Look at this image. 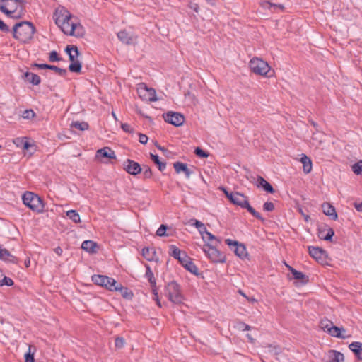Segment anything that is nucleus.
<instances>
[{
	"instance_id": "nucleus-1",
	"label": "nucleus",
	"mask_w": 362,
	"mask_h": 362,
	"mask_svg": "<svg viewBox=\"0 0 362 362\" xmlns=\"http://www.w3.org/2000/svg\"><path fill=\"white\" fill-rule=\"evenodd\" d=\"M36 31L34 25L30 21H21L14 25L13 37L23 43L29 42Z\"/></svg>"
},
{
	"instance_id": "nucleus-2",
	"label": "nucleus",
	"mask_w": 362,
	"mask_h": 362,
	"mask_svg": "<svg viewBox=\"0 0 362 362\" xmlns=\"http://www.w3.org/2000/svg\"><path fill=\"white\" fill-rule=\"evenodd\" d=\"M55 23L61 28L62 32L69 35H74L76 28V22H74V16L67 10H61L59 13L56 11L54 13Z\"/></svg>"
},
{
	"instance_id": "nucleus-3",
	"label": "nucleus",
	"mask_w": 362,
	"mask_h": 362,
	"mask_svg": "<svg viewBox=\"0 0 362 362\" xmlns=\"http://www.w3.org/2000/svg\"><path fill=\"white\" fill-rule=\"evenodd\" d=\"M228 200L234 205L240 206L242 209H246L256 218L264 221L261 214L250 206L247 197L243 194L239 192H228Z\"/></svg>"
},
{
	"instance_id": "nucleus-4",
	"label": "nucleus",
	"mask_w": 362,
	"mask_h": 362,
	"mask_svg": "<svg viewBox=\"0 0 362 362\" xmlns=\"http://www.w3.org/2000/svg\"><path fill=\"white\" fill-rule=\"evenodd\" d=\"M22 200L23 203L33 211L37 214L44 211L45 204L43 199L37 194L26 191L23 194Z\"/></svg>"
},
{
	"instance_id": "nucleus-5",
	"label": "nucleus",
	"mask_w": 362,
	"mask_h": 362,
	"mask_svg": "<svg viewBox=\"0 0 362 362\" xmlns=\"http://www.w3.org/2000/svg\"><path fill=\"white\" fill-rule=\"evenodd\" d=\"M249 67L254 74L262 76H269L267 74L271 69L267 62L258 57H253L250 60Z\"/></svg>"
},
{
	"instance_id": "nucleus-6",
	"label": "nucleus",
	"mask_w": 362,
	"mask_h": 362,
	"mask_svg": "<svg viewBox=\"0 0 362 362\" xmlns=\"http://www.w3.org/2000/svg\"><path fill=\"white\" fill-rule=\"evenodd\" d=\"M165 291L168 299L173 303L180 304L182 303L183 296L181 293L180 285L175 281H173L165 286Z\"/></svg>"
},
{
	"instance_id": "nucleus-7",
	"label": "nucleus",
	"mask_w": 362,
	"mask_h": 362,
	"mask_svg": "<svg viewBox=\"0 0 362 362\" xmlns=\"http://www.w3.org/2000/svg\"><path fill=\"white\" fill-rule=\"evenodd\" d=\"M203 250L209 258L214 262L222 263L226 261V255L218 250L215 245H211L209 243H206L204 245Z\"/></svg>"
},
{
	"instance_id": "nucleus-8",
	"label": "nucleus",
	"mask_w": 362,
	"mask_h": 362,
	"mask_svg": "<svg viewBox=\"0 0 362 362\" xmlns=\"http://www.w3.org/2000/svg\"><path fill=\"white\" fill-rule=\"evenodd\" d=\"M228 246L237 257L242 259L246 258L248 255L246 247L243 243L228 239Z\"/></svg>"
},
{
	"instance_id": "nucleus-9",
	"label": "nucleus",
	"mask_w": 362,
	"mask_h": 362,
	"mask_svg": "<svg viewBox=\"0 0 362 362\" xmlns=\"http://www.w3.org/2000/svg\"><path fill=\"white\" fill-rule=\"evenodd\" d=\"M163 117L165 122L173 124L175 127H180L185 122L184 115L177 112L169 111L163 114Z\"/></svg>"
},
{
	"instance_id": "nucleus-10",
	"label": "nucleus",
	"mask_w": 362,
	"mask_h": 362,
	"mask_svg": "<svg viewBox=\"0 0 362 362\" xmlns=\"http://www.w3.org/2000/svg\"><path fill=\"white\" fill-rule=\"evenodd\" d=\"M310 255L320 264H325L327 262L328 255L325 250L319 247L308 246Z\"/></svg>"
},
{
	"instance_id": "nucleus-11",
	"label": "nucleus",
	"mask_w": 362,
	"mask_h": 362,
	"mask_svg": "<svg viewBox=\"0 0 362 362\" xmlns=\"http://www.w3.org/2000/svg\"><path fill=\"white\" fill-rule=\"evenodd\" d=\"M123 169L132 175H137L142 172V167L141 165L131 159H127L122 164Z\"/></svg>"
},
{
	"instance_id": "nucleus-12",
	"label": "nucleus",
	"mask_w": 362,
	"mask_h": 362,
	"mask_svg": "<svg viewBox=\"0 0 362 362\" xmlns=\"http://www.w3.org/2000/svg\"><path fill=\"white\" fill-rule=\"evenodd\" d=\"M344 354L336 350H329L326 354V359L324 362H344Z\"/></svg>"
},
{
	"instance_id": "nucleus-13",
	"label": "nucleus",
	"mask_w": 362,
	"mask_h": 362,
	"mask_svg": "<svg viewBox=\"0 0 362 362\" xmlns=\"http://www.w3.org/2000/svg\"><path fill=\"white\" fill-rule=\"evenodd\" d=\"M6 1H1L0 0V11L6 15L8 17L14 18L13 13L17 11L18 6L16 4L11 2V4H8L7 6L11 8V10L8 9L6 5Z\"/></svg>"
},
{
	"instance_id": "nucleus-14",
	"label": "nucleus",
	"mask_w": 362,
	"mask_h": 362,
	"mask_svg": "<svg viewBox=\"0 0 362 362\" xmlns=\"http://www.w3.org/2000/svg\"><path fill=\"white\" fill-rule=\"evenodd\" d=\"M173 167L176 173H184L187 178H189L193 173V171L187 167V165L182 162L174 163Z\"/></svg>"
},
{
	"instance_id": "nucleus-15",
	"label": "nucleus",
	"mask_w": 362,
	"mask_h": 362,
	"mask_svg": "<svg viewBox=\"0 0 362 362\" xmlns=\"http://www.w3.org/2000/svg\"><path fill=\"white\" fill-rule=\"evenodd\" d=\"M96 157H101L109 159L116 158L115 151L107 146L98 149L96 151Z\"/></svg>"
},
{
	"instance_id": "nucleus-16",
	"label": "nucleus",
	"mask_w": 362,
	"mask_h": 362,
	"mask_svg": "<svg viewBox=\"0 0 362 362\" xmlns=\"http://www.w3.org/2000/svg\"><path fill=\"white\" fill-rule=\"evenodd\" d=\"M342 332H346V329L343 327H338L337 326L333 325L332 327H329L327 333L332 337L340 339H346L349 337V335L342 334Z\"/></svg>"
},
{
	"instance_id": "nucleus-17",
	"label": "nucleus",
	"mask_w": 362,
	"mask_h": 362,
	"mask_svg": "<svg viewBox=\"0 0 362 362\" xmlns=\"http://www.w3.org/2000/svg\"><path fill=\"white\" fill-rule=\"evenodd\" d=\"M65 52L69 55V59L71 62L77 60L76 59L81 54L76 45H67L65 48Z\"/></svg>"
},
{
	"instance_id": "nucleus-18",
	"label": "nucleus",
	"mask_w": 362,
	"mask_h": 362,
	"mask_svg": "<svg viewBox=\"0 0 362 362\" xmlns=\"http://www.w3.org/2000/svg\"><path fill=\"white\" fill-rule=\"evenodd\" d=\"M334 232L331 228H320L318 229V237L321 240H331Z\"/></svg>"
},
{
	"instance_id": "nucleus-19",
	"label": "nucleus",
	"mask_w": 362,
	"mask_h": 362,
	"mask_svg": "<svg viewBox=\"0 0 362 362\" xmlns=\"http://www.w3.org/2000/svg\"><path fill=\"white\" fill-rule=\"evenodd\" d=\"M286 267L293 274L294 279L298 280L303 284H306L308 282V276L304 274L303 272L297 271L289 265H286Z\"/></svg>"
},
{
	"instance_id": "nucleus-20",
	"label": "nucleus",
	"mask_w": 362,
	"mask_h": 362,
	"mask_svg": "<svg viewBox=\"0 0 362 362\" xmlns=\"http://www.w3.org/2000/svg\"><path fill=\"white\" fill-rule=\"evenodd\" d=\"M23 78L34 86H38L41 82V78L37 74L29 71L24 73Z\"/></svg>"
},
{
	"instance_id": "nucleus-21",
	"label": "nucleus",
	"mask_w": 362,
	"mask_h": 362,
	"mask_svg": "<svg viewBox=\"0 0 362 362\" xmlns=\"http://www.w3.org/2000/svg\"><path fill=\"white\" fill-rule=\"evenodd\" d=\"M323 213L333 220H337L338 218L335 208L329 203H325L322 205Z\"/></svg>"
},
{
	"instance_id": "nucleus-22",
	"label": "nucleus",
	"mask_w": 362,
	"mask_h": 362,
	"mask_svg": "<svg viewBox=\"0 0 362 362\" xmlns=\"http://www.w3.org/2000/svg\"><path fill=\"white\" fill-rule=\"evenodd\" d=\"M0 259L7 261L8 262H11L13 264H17L18 262V258L12 255L11 252L5 248H3V250H0Z\"/></svg>"
},
{
	"instance_id": "nucleus-23",
	"label": "nucleus",
	"mask_w": 362,
	"mask_h": 362,
	"mask_svg": "<svg viewBox=\"0 0 362 362\" xmlns=\"http://www.w3.org/2000/svg\"><path fill=\"white\" fill-rule=\"evenodd\" d=\"M257 186L262 187L268 193L273 194L274 192L273 187L261 176H258L257 179Z\"/></svg>"
},
{
	"instance_id": "nucleus-24",
	"label": "nucleus",
	"mask_w": 362,
	"mask_h": 362,
	"mask_svg": "<svg viewBox=\"0 0 362 362\" xmlns=\"http://www.w3.org/2000/svg\"><path fill=\"white\" fill-rule=\"evenodd\" d=\"M141 255L147 261L151 262L156 260V252L153 247H144Z\"/></svg>"
},
{
	"instance_id": "nucleus-25",
	"label": "nucleus",
	"mask_w": 362,
	"mask_h": 362,
	"mask_svg": "<svg viewBox=\"0 0 362 362\" xmlns=\"http://www.w3.org/2000/svg\"><path fill=\"white\" fill-rule=\"evenodd\" d=\"M91 279L95 284L104 288L105 287V286H107L106 282H108V281H110L108 276L100 274L93 275Z\"/></svg>"
},
{
	"instance_id": "nucleus-26",
	"label": "nucleus",
	"mask_w": 362,
	"mask_h": 362,
	"mask_svg": "<svg viewBox=\"0 0 362 362\" xmlns=\"http://www.w3.org/2000/svg\"><path fill=\"white\" fill-rule=\"evenodd\" d=\"M97 247H98V244L90 240L83 241L81 245V248L89 253H95Z\"/></svg>"
},
{
	"instance_id": "nucleus-27",
	"label": "nucleus",
	"mask_w": 362,
	"mask_h": 362,
	"mask_svg": "<svg viewBox=\"0 0 362 362\" xmlns=\"http://www.w3.org/2000/svg\"><path fill=\"white\" fill-rule=\"evenodd\" d=\"M349 347L355 354L356 357L362 361V343L354 341L350 344Z\"/></svg>"
},
{
	"instance_id": "nucleus-28",
	"label": "nucleus",
	"mask_w": 362,
	"mask_h": 362,
	"mask_svg": "<svg viewBox=\"0 0 362 362\" xmlns=\"http://www.w3.org/2000/svg\"><path fill=\"white\" fill-rule=\"evenodd\" d=\"M115 291H119L122 296L125 299L130 300L134 296L133 292L127 287H124L120 283L117 285Z\"/></svg>"
},
{
	"instance_id": "nucleus-29",
	"label": "nucleus",
	"mask_w": 362,
	"mask_h": 362,
	"mask_svg": "<svg viewBox=\"0 0 362 362\" xmlns=\"http://www.w3.org/2000/svg\"><path fill=\"white\" fill-rule=\"evenodd\" d=\"M170 255L178 261L182 256L185 257L186 252L181 250L174 245H170Z\"/></svg>"
},
{
	"instance_id": "nucleus-30",
	"label": "nucleus",
	"mask_w": 362,
	"mask_h": 362,
	"mask_svg": "<svg viewBox=\"0 0 362 362\" xmlns=\"http://www.w3.org/2000/svg\"><path fill=\"white\" fill-rule=\"evenodd\" d=\"M140 86H141L140 90H139L140 93L142 92V90H144L148 94V100L149 101H156L157 100L156 93L153 88H148L144 83H141Z\"/></svg>"
},
{
	"instance_id": "nucleus-31",
	"label": "nucleus",
	"mask_w": 362,
	"mask_h": 362,
	"mask_svg": "<svg viewBox=\"0 0 362 362\" xmlns=\"http://www.w3.org/2000/svg\"><path fill=\"white\" fill-rule=\"evenodd\" d=\"M300 162L303 164V172L306 174L310 173L312 170V161L310 158L306 155L303 154L300 158Z\"/></svg>"
},
{
	"instance_id": "nucleus-32",
	"label": "nucleus",
	"mask_w": 362,
	"mask_h": 362,
	"mask_svg": "<svg viewBox=\"0 0 362 362\" xmlns=\"http://www.w3.org/2000/svg\"><path fill=\"white\" fill-rule=\"evenodd\" d=\"M117 37L120 41L127 45H130L133 42V38L125 30H121L117 33Z\"/></svg>"
},
{
	"instance_id": "nucleus-33",
	"label": "nucleus",
	"mask_w": 362,
	"mask_h": 362,
	"mask_svg": "<svg viewBox=\"0 0 362 362\" xmlns=\"http://www.w3.org/2000/svg\"><path fill=\"white\" fill-rule=\"evenodd\" d=\"M151 160L158 166L160 171H163L166 168V163L160 160L159 156L157 154L150 153Z\"/></svg>"
},
{
	"instance_id": "nucleus-34",
	"label": "nucleus",
	"mask_w": 362,
	"mask_h": 362,
	"mask_svg": "<svg viewBox=\"0 0 362 362\" xmlns=\"http://www.w3.org/2000/svg\"><path fill=\"white\" fill-rule=\"evenodd\" d=\"M146 277L148 279V280L151 284V289L156 288L157 286H156V279L154 277L153 273L151 271L150 266L146 264Z\"/></svg>"
},
{
	"instance_id": "nucleus-35",
	"label": "nucleus",
	"mask_w": 362,
	"mask_h": 362,
	"mask_svg": "<svg viewBox=\"0 0 362 362\" xmlns=\"http://www.w3.org/2000/svg\"><path fill=\"white\" fill-rule=\"evenodd\" d=\"M66 216L75 223H78L81 221L80 215L76 210L71 209L66 211Z\"/></svg>"
},
{
	"instance_id": "nucleus-36",
	"label": "nucleus",
	"mask_w": 362,
	"mask_h": 362,
	"mask_svg": "<svg viewBox=\"0 0 362 362\" xmlns=\"http://www.w3.org/2000/svg\"><path fill=\"white\" fill-rule=\"evenodd\" d=\"M187 263L188 264H186V267H185V269H187L192 274L196 275L197 276L201 275V274L199 272L197 267L194 264V262H192V259H190V261H188Z\"/></svg>"
},
{
	"instance_id": "nucleus-37",
	"label": "nucleus",
	"mask_w": 362,
	"mask_h": 362,
	"mask_svg": "<svg viewBox=\"0 0 362 362\" xmlns=\"http://www.w3.org/2000/svg\"><path fill=\"white\" fill-rule=\"evenodd\" d=\"M82 64L78 60L71 62L69 66V70L73 73H81Z\"/></svg>"
},
{
	"instance_id": "nucleus-38",
	"label": "nucleus",
	"mask_w": 362,
	"mask_h": 362,
	"mask_svg": "<svg viewBox=\"0 0 362 362\" xmlns=\"http://www.w3.org/2000/svg\"><path fill=\"white\" fill-rule=\"evenodd\" d=\"M71 127L84 131L88 129L89 125L86 122L74 121L71 124Z\"/></svg>"
},
{
	"instance_id": "nucleus-39",
	"label": "nucleus",
	"mask_w": 362,
	"mask_h": 362,
	"mask_svg": "<svg viewBox=\"0 0 362 362\" xmlns=\"http://www.w3.org/2000/svg\"><path fill=\"white\" fill-rule=\"evenodd\" d=\"M233 328L240 331H246L251 329V327L250 325L240 321L234 322Z\"/></svg>"
},
{
	"instance_id": "nucleus-40",
	"label": "nucleus",
	"mask_w": 362,
	"mask_h": 362,
	"mask_svg": "<svg viewBox=\"0 0 362 362\" xmlns=\"http://www.w3.org/2000/svg\"><path fill=\"white\" fill-rule=\"evenodd\" d=\"M109 279H110V281H108V282H106L107 286H105V288H106L110 291H115L116 288L117 287V285H119V283H118L113 278L109 277Z\"/></svg>"
},
{
	"instance_id": "nucleus-41",
	"label": "nucleus",
	"mask_w": 362,
	"mask_h": 362,
	"mask_svg": "<svg viewBox=\"0 0 362 362\" xmlns=\"http://www.w3.org/2000/svg\"><path fill=\"white\" fill-rule=\"evenodd\" d=\"M168 228V227L167 225H165V224L160 225V226L158 228V230L156 233V235H158L159 237L170 236V234L166 233Z\"/></svg>"
},
{
	"instance_id": "nucleus-42",
	"label": "nucleus",
	"mask_w": 362,
	"mask_h": 362,
	"mask_svg": "<svg viewBox=\"0 0 362 362\" xmlns=\"http://www.w3.org/2000/svg\"><path fill=\"white\" fill-rule=\"evenodd\" d=\"M320 326L322 329L327 332L329 327L333 326V323L328 319H323L320 321Z\"/></svg>"
},
{
	"instance_id": "nucleus-43",
	"label": "nucleus",
	"mask_w": 362,
	"mask_h": 362,
	"mask_svg": "<svg viewBox=\"0 0 362 362\" xmlns=\"http://www.w3.org/2000/svg\"><path fill=\"white\" fill-rule=\"evenodd\" d=\"M194 154L199 157V158H206L207 157H209V153L203 150L202 148L200 147H197L195 149H194Z\"/></svg>"
},
{
	"instance_id": "nucleus-44",
	"label": "nucleus",
	"mask_w": 362,
	"mask_h": 362,
	"mask_svg": "<svg viewBox=\"0 0 362 362\" xmlns=\"http://www.w3.org/2000/svg\"><path fill=\"white\" fill-rule=\"evenodd\" d=\"M49 70H52L57 73L61 76H65L67 74V71L65 69L59 68L54 65H50L49 64Z\"/></svg>"
},
{
	"instance_id": "nucleus-45",
	"label": "nucleus",
	"mask_w": 362,
	"mask_h": 362,
	"mask_svg": "<svg viewBox=\"0 0 362 362\" xmlns=\"http://www.w3.org/2000/svg\"><path fill=\"white\" fill-rule=\"evenodd\" d=\"M84 33L85 30L83 27L80 23H76V28L74 32V35L73 36L81 37L84 35Z\"/></svg>"
},
{
	"instance_id": "nucleus-46",
	"label": "nucleus",
	"mask_w": 362,
	"mask_h": 362,
	"mask_svg": "<svg viewBox=\"0 0 362 362\" xmlns=\"http://www.w3.org/2000/svg\"><path fill=\"white\" fill-rule=\"evenodd\" d=\"M62 59L61 57H59V54L57 51L53 50L49 53V61L50 62H59Z\"/></svg>"
},
{
	"instance_id": "nucleus-47",
	"label": "nucleus",
	"mask_w": 362,
	"mask_h": 362,
	"mask_svg": "<svg viewBox=\"0 0 362 362\" xmlns=\"http://www.w3.org/2000/svg\"><path fill=\"white\" fill-rule=\"evenodd\" d=\"M142 170H144L143 175L144 179H148L152 177L153 172L149 166L144 165Z\"/></svg>"
},
{
	"instance_id": "nucleus-48",
	"label": "nucleus",
	"mask_w": 362,
	"mask_h": 362,
	"mask_svg": "<svg viewBox=\"0 0 362 362\" xmlns=\"http://www.w3.org/2000/svg\"><path fill=\"white\" fill-rule=\"evenodd\" d=\"M202 238L203 239V240L204 242H206L207 243H209V242L212 241L214 240H216L217 242H219V240L218 239H216V238L209 231L205 233V234L203 235Z\"/></svg>"
},
{
	"instance_id": "nucleus-49",
	"label": "nucleus",
	"mask_w": 362,
	"mask_h": 362,
	"mask_svg": "<svg viewBox=\"0 0 362 362\" xmlns=\"http://www.w3.org/2000/svg\"><path fill=\"white\" fill-rule=\"evenodd\" d=\"M352 170L356 175L362 173V161L357 162L352 165Z\"/></svg>"
},
{
	"instance_id": "nucleus-50",
	"label": "nucleus",
	"mask_w": 362,
	"mask_h": 362,
	"mask_svg": "<svg viewBox=\"0 0 362 362\" xmlns=\"http://www.w3.org/2000/svg\"><path fill=\"white\" fill-rule=\"evenodd\" d=\"M35 116V113L34 112V111L31 109L30 110H25L23 112V115H22V117L24 118V119H32Z\"/></svg>"
},
{
	"instance_id": "nucleus-51",
	"label": "nucleus",
	"mask_w": 362,
	"mask_h": 362,
	"mask_svg": "<svg viewBox=\"0 0 362 362\" xmlns=\"http://www.w3.org/2000/svg\"><path fill=\"white\" fill-rule=\"evenodd\" d=\"M13 281L7 276H4L1 280H0V286H11L13 285Z\"/></svg>"
},
{
	"instance_id": "nucleus-52",
	"label": "nucleus",
	"mask_w": 362,
	"mask_h": 362,
	"mask_svg": "<svg viewBox=\"0 0 362 362\" xmlns=\"http://www.w3.org/2000/svg\"><path fill=\"white\" fill-rule=\"evenodd\" d=\"M25 362H35L34 358V354L30 352V346L28 351L25 354Z\"/></svg>"
},
{
	"instance_id": "nucleus-53",
	"label": "nucleus",
	"mask_w": 362,
	"mask_h": 362,
	"mask_svg": "<svg viewBox=\"0 0 362 362\" xmlns=\"http://www.w3.org/2000/svg\"><path fill=\"white\" fill-rule=\"evenodd\" d=\"M124 343H125V341H124V339L123 337H117L115 339V344L117 348H119V349L122 348L124 345Z\"/></svg>"
},
{
	"instance_id": "nucleus-54",
	"label": "nucleus",
	"mask_w": 362,
	"mask_h": 362,
	"mask_svg": "<svg viewBox=\"0 0 362 362\" xmlns=\"http://www.w3.org/2000/svg\"><path fill=\"white\" fill-rule=\"evenodd\" d=\"M1 1H11V2H13V3L16 4V5H18V4H19L21 11L24 10L25 5L26 4V1L25 0H1Z\"/></svg>"
},
{
	"instance_id": "nucleus-55",
	"label": "nucleus",
	"mask_w": 362,
	"mask_h": 362,
	"mask_svg": "<svg viewBox=\"0 0 362 362\" xmlns=\"http://www.w3.org/2000/svg\"><path fill=\"white\" fill-rule=\"evenodd\" d=\"M152 293L153 294V299L156 302V304L158 305V307H161V303H160V299H159V297H158V290H157V287L156 288H152Z\"/></svg>"
},
{
	"instance_id": "nucleus-56",
	"label": "nucleus",
	"mask_w": 362,
	"mask_h": 362,
	"mask_svg": "<svg viewBox=\"0 0 362 362\" xmlns=\"http://www.w3.org/2000/svg\"><path fill=\"white\" fill-rule=\"evenodd\" d=\"M263 209L266 211H272L274 209V205L271 202H267L263 204Z\"/></svg>"
},
{
	"instance_id": "nucleus-57",
	"label": "nucleus",
	"mask_w": 362,
	"mask_h": 362,
	"mask_svg": "<svg viewBox=\"0 0 362 362\" xmlns=\"http://www.w3.org/2000/svg\"><path fill=\"white\" fill-rule=\"evenodd\" d=\"M121 127L125 132L127 133H133L134 129L131 127V126L127 123H122L121 124Z\"/></svg>"
},
{
	"instance_id": "nucleus-58",
	"label": "nucleus",
	"mask_w": 362,
	"mask_h": 362,
	"mask_svg": "<svg viewBox=\"0 0 362 362\" xmlns=\"http://www.w3.org/2000/svg\"><path fill=\"white\" fill-rule=\"evenodd\" d=\"M191 258L187 255V253H185V257L182 256L181 259L179 260V262L184 267H186V264H187V262L190 261Z\"/></svg>"
},
{
	"instance_id": "nucleus-59",
	"label": "nucleus",
	"mask_w": 362,
	"mask_h": 362,
	"mask_svg": "<svg viewBox=\"0 0 362 362\" xmlns=\"http://www.w3.org/2000/svg\"><path fill=\"white\" fill-rule=\"evenodd\" d=\"M0 30L4 33L10 31L8 26L1 19H0Z\"/></svg>"
},
{
	"instance_id": "nucleus-60",
	"label": "nucleus",
	"mask_w": 362,
	"mask_h": 362,
	"mask_svg": "<svg viewBox=\"0 0 362 362\" xmlns=\"http://www.w3.org/2000/svg\"><path fill=\"white\" fill-rule=\"evenodd\" d=\"M189 7L191 9H192L194 12H196V13L199 12V6L198 4H197L195 2L190 1L189 4Z\"/></svg>"
},
{
	"instance_id": "nucleus-61",
	"label": "nucleus",
	"mask_w": 362,
	"mask_h": 362,
	"mask_svg": "<svg viewBox=\"0 0 362 362\" xmlns=\"http://www.w3.org/2000/svg\"><path fill=\"white\" fill-rule=\"evenodd\" d=\"M139 142L142 144H146L148 142V136L144 134L140 133L139 134Z\"/></svg>"
},
{
	"instance_id": "nucleus-62",
	"label": "nucleus",
	"mask_w": 362,
	"mask_h": 362,
	"mask_svg": "<svg viewBox=\"0 0 362 362\" xmlns=\"http://www.w3.org/2000/svg\"><path fill=\"white\" fill-rule=\"evenodd\" d=\"M33 66L37 67L40 69H49V68H50L49 64H47L35 63V64H33Z\"/></svg>"
},
{
	"instance_id": "nucleus-63",
	"label": "nucleus",
	"mask_w": 362,
	"mask_h": 362,
	"mask_svg": "<svg viewBox=\"0 0 362 362\" xmlns=\"http://www.w3.org/2000/svg\"><path fill=\"white\" fill-rule=\"evenodd\" d=\"M21 144H22L23 148L25 150H28L31 146V144L28 141H23V139L21 141Z\"/></svg>"
},
{
	"instance_id": "nucleus-64",
	"label": "nucleus",
	"mask_w": 362,
	"mask_h": 362,
	"mask_svg": "<svg viewBox=\"0 0 362 362\" xmlns=\"http://www.w3.org/2000/svg\"><path fill=\"white\" fill-rule=\"evenodd\" d=\"M354 206L355 209H356L358 211H359V212H362V202H361V203H356V202H355V203L354 204Z\"/></svg>"
}]
</instances>
